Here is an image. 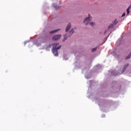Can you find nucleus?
I'll return each instance as SVG.
<instances>
[{
	"mask_svg": "<svg viewBox=\"0 0 131 131\" xmlns=\"http://www.w3.org/2000/svg\"><path fill=\"white\" fill-rule=\"evenodd\" d=\"M53 48H52V52L54 55L57 57L58 56V50H60L61 47H62L61 45L59 46V43H54L52 44Z\"/></svg>",
	"mask_w": 131,
	"mask_h": 131,
	"instance_id": "nucleus-1",
	"label": "nucleus"
},
{
	"mask_svg": "<svg viewBox=\"0 0 131 131\" xmlns=\"http://www.w3.org/2000/svg\"><path fill=\"white\" fill-rule=\"evenodd\" d=\"M76 29V28H74V29H72L69 32V34H66L64 35V38L62 40V41H65V40L67 38H68V37H70L71 35H72V34H73V33H74V30Z\"/></svg>",
	"mask_w": 131,
	"mask_h": 131,
	"instance_id": "nucleus-2",
	"label": "nucleus"
},
{
	"mask_svg": "<svg viewBox=\"0 0 131 131\" xmlns=\"http://www.w3.org/2000/svg\"><path fill=\"white\" fill-rule=\"evenodd\" d=\"M92 20V17H91V14H88V17H86L83 23L86 25H88L89 23H90V21Z\"/></svg>",
	"mask_w": 131,
	"mask_h": 131,
	"instance_id": "nucleus-3",
	"label": "nucleus"
},
{
	"mask_svg": "<svg viewBox=\"0 0 131 131\" xmlns=\"http://www.w3.org/2000/svg\"><path fill=\"white\" fill-rule=\"evenodd\" d=\"M61 36H62V35L60 34L55 35L53 37V40H58V39H60V38H61Z\"/></svg>",
	"mask_w": 131,
	"mask_h": 131,
	"instance_id": "nucleus-4",
	"label": "nucleus"
},
{
	"mask_svg": "<svg viewBox=\"0 0 131 131\" xmlns=\"http://www.w3.org/2000/svg\"><path fill=\"white\" fill-rule=\"evenodd\" d=\"M70 28H71V24L69 23L67 25V28L66 29V32H67L70 30Z\"/></svg>",
	"mask_w": 131,
	"mask_h": 131,
	"instance_id": "nucleus-5",
	"label": "nucleus"
},
{
	"mask_svg": "<svg viewBox=\"0 0 131 131\" xmlns=\"http://www.w3.org/2000/svg\"><path fill=\"white\" fill-rule=\"evenodd\" d=\"M129 64L127 63L126 64L123 68V70H122V72H124V71H125V70H126V68H127V67H128L129 66Z\"/></svg>",
	"mask_w": 131,
	"mask_h": 131,
	"instance_id": "nucleus-6",
	"label": "nucleus"
},
{
	"mask_svg": "<svg viewBox=\"0 0 131 131\" xmlns=\"http://www.w3.org/2000/svg\"><path fill=\"white\" fill-rule=\"evenodd\" d=\"M114 25H116V23H114L113 24H111V25L108 27V29H110V28H113L114 26Z\"/></svg>",
	"mask_w": 131,
	"mask_h": 131,
	"instance_id": "nucleus-7",
	"label": "nucleus"
},
{
	"mask_svg": "<svg viewBox=\"0 0 131 131\" xmlns=\"http://www.w3.org/2000/svg\"><path fill=\"white\" fill-rule=\"evenodd\" d=\"M59 30H60V29H56V30L52 31L50 32V34H52V33H55V32H58V31H59Z\"/></svg>",
	"mask_w": 131,
	"mask_h": 131,
	"instance_id": "nucleus-8",
	"label": "nucleus"
},
{
	"mask_svg": "<svg viewBox=\"0 0 131 131\" xmlns=\"http://www.w3.org/2000/svg\"><path fill=\"white\" fill-rule=\"evenodd\" d=\"M131 56V52L130 53V54L125 58V60H128V59H129V58H130Z\"/></svg>",
	"mask_w": 131,
	"mask_h": 131,
	"instance_id": "nucleus-9",
	"label": "nucleus"
},
{
	"mask_svg": "<svg viewBox=\"0 0 131 131\" xmlns=\"http://www.w3.org/2000/svg\"><path fill=\"white\" fill-rule=\"evenodd\" d=\"M95 51H97V47L94 48L92 49V52H95Z\"/></svg>",
	"mask_w": 131,
	"mask_h": 131,
	"instance_id": "nucleus-10",
	"label": "nucleus"
},
{
	"mask_svg": "<svg viewBox=\"0 0 131 131\" xmlns=\"http://www.w3.org/2000/svg\"><path fill=\"white\" fill-rule=\"evenodd\" d=\"M90 25L91 26H95L96 25V24L95 23H91Z\"/></svg>",
	"mask_w": 131,
	"mask_h": 131,
	"instance_id": "nucleus-11",
	"label": "nucleus"
},
{
	"mask_svg": "<svg viewBox=\"0 0 131 131\" xmlns=\"http://www.w3.org/2000/svg\"><path fill=\"white\" fill-rule=\"evenodd\" d=\"M127 11V15H128L129 14V8H127L126 10Z\"/></svg>",
	"mask_w": 131,
	"mask_h": 131,
	"instance_id": "nucleus-12",
	"label": "nucleus"
},
{
	"mask_svg": "<svg viewBox=\"0 0 131 131\" xmlns=\"http://www.w3.org/2000/svg\"><path fill=\"white\" fill-rule=\"evenodd\" d=\"M53 6L55 8V9H57V4H53Z\"/></svg>",
	"mask_w": 131,
	"mask_h": 131,
	"instance_id": "nucleus-13",
	"label": "nucleus"
},
{
	"mask_svg": "<svg viewBox=\"0 0 131 131\" xmlns=\"http://www.w3.org/2000/svg\"><path fill=\"white\" fill-rule=\"evenodd\" d=\"M124 16H125V13H123L121 17H124Z\"/></svg>",
	"mask_w": 131,
	"mask_h": 131,
	"instance_id": "nucleus-14",
	"label": "nucleus"
},
{
	"mask_svg": "<svg viewBox=\"0 0 131 131\" xmlns=\"http://www.w3.org/2000/svg\"><path fill=\"white\" fill-rule=\"evenodd\" d=\"M49 48H51V45L48 46Z\"/></svg>",
	"mask_w": 131,
	"mask_h": 131,
	"instance_id": "nucleus-15",
	"label": "nucleus"
},
{
	"mask_svg": "<svg viewBox=\"0 0 131 131\" xmlns=\"http://www.w3.org/2000/svg\"><path fill=\"white\" fill-rule=\"evenodd\" d=\"M104 33H106V31H105Z\"/></svg>",
	"mask_w": 131,
	"mask_h": 131,
	"instance_id": "nucleus-16",
	"label": "nucleus"
}]
</instances>
